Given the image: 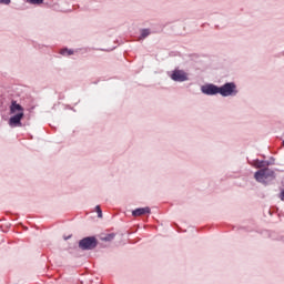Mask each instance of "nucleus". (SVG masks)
Here are the masks:
<instances>
[{
  "mask_svg": "<svg viewBox=\"0 0 284 284\" xmlns=\"http://www.w3.org/2000/svg\"><path fill=\"white\" fill-rule=\"evenodd\" d=\"M11 114H14L9 119V125L11 128H21V119H23V106L17 103V101H12L10 106Z\"/></svg>",
  "mask_w": 284,
  "mask_h": 284,
  "instance_id": "f257e3e1",
  "label": "nucleus"
},
{
  "mask_svg": "<svg viewBox=\"0 0 284 284\" xmlns=\"http://www.w3.org/2000/svg\"><path fill=\"white\" fill-rule=\"evenodd\" d=\"M221 97H234L236 95V84L234 82H227L222 87H219Z\"/></svg>",
  "mask_w": 284,
  "mask_h": 284,
  "instance_id": "f03ea898",
  "label": "nucleus"
},
{
  "mask_svg": "<svg viewBox=\"0 0 284 284\" xmlns=\"http://www.w3.org/2000/svg\"><path fill=\"white\" fill-rule=\"evenodd\" d=\"M99 245V242L97 241V237L90 236L84 237L79 242V248L80 250H94Z\"/></svg>",
  "mask_w": 284,
  "mask_h": 284,
  "instance_id": "7ed1b4c3",
  "label": "nucleus"
},
{
  "mask_svg": "<svg viewBox=\"0 0 284 284\" xmlns=\"http://www.w3.org/2000/svg\"><path fill=\"white\" fill-rule=\"evenodd\" d=\"M202 92L203 94H209V95L220 94V89L214 84H206L202 87Z\"/></svg>",
  "mask_w": 284,
  "mask_h": 284,
  "instance_id": "20e7f679",
  "label": "nucleus"
},
{
  "mask_svg": "<svg viewBox=\"0 0 284 284\" xmlns=\"http://www.w3.org/2000/svg\"><path fill=\"white\" fill-rule=\"evenodd\" d=\"M171 79L173 81H179V82H183V81H187V73H185L182 70H175L172 75Z\"/></svg>",
  "mask_w": 284,
  "mask_h": 284,
  "instance_id": "39448f33",
  "label": "nucleus"
},
{
  "mask_svg": "<svg viewBox=\"0 0 284 284\" xmlns=\"http://www.w3.org/2000/svg\"><path fill=\"white\" fill-rule=\"evenodd\" d=\"M150 207L136 209L132 212L133 216H143V214H150Z\"/></svg>",
  "mask_w": 284,
  "mask_h": 284,
  "instance_id": "423d86ee",
  "label": "nucleus"
},
{
  "mask_svg": "<svg viewBox=\"0 0 284 284\" xmlns=\"http://www.w3.org/2000/svg\"><path fill=\"white\" fill-rule=\"evenodd\" d=\"M265 172L266 171H263V169L255 172L254 174L255 181H258V183H262V181L265 179Z\"/></svg>",
  "mask_w": 284,
  "mask_h": 284,
  "instance_id": "0eeeda50",
  "label": "nucleus"
},
{
  "mask_svg": "<svg viewBox=\"0 0 284 284\" xmlns=\"http://www.w3.org/2000/svg\"><path fill=\"white\" fill-rule=\"evenodd\" d=\"M262 172H265L264 179H273L274 176V171L270 170V169H262Z\"/></svg>",
  "mask_w": 284,
  "mask_h": 284,
  "instance_id": "6e6552de",
  "label": "nucleus"
},
{
  "mask_svg": "<svg viewBox=\"0 0 284 284\" xmlns=\"http://www.w3.org/2000/svg\"><path fill=\"white\" fill-rule=\"evenodd\" d=\"M61 54H63V57H70V55H72V54H74V51L69 50V49H63V50L61 51Z\"/></svg>",
  "mask_w": 284,
  "mask_h": 284,
  "instance_id": "1a4fd4ad",
  "label": "nucleus"
},
{
  "mask_svg": "<svg viewBox=\"0 0 284 284\" xmlns=\"http://www.w3.org/2000/svg\"><path fill=\"white\" fill-rule=\"evenodd\" d=\"M27 1L32 6H41V3H43V0H27Z\"/></svg>",
  "mask_w": 284,
  "mask_h": 284,
  "instance_id": "9d476101",
  "label": "nucleus"
},
{
  "mask_svg": "<svg viewBox=\"0 0 284 284\" xmlns=\"http://www.w3.org/2000/svg\"><path fill=\"white\" fill-rule=\"evenodd\" d=\"M95 212H97L99 219H103V211H101V206L100 205L95 206Z\"/></svg>",
  "mask_w": 284,
  "mask_h": 284,
  "instance_id": "9b49d317",
  "label": "nucleus"
},
{
  "mask_svg": "<svg viewBox=\"0 0 284 284\" xmlns=\"http://www.w3.org/2000/svg\"><path fill=\"white\" fill-rule=\"evenodd\" d=\"M145 37H150V30H148V29H143L141 31V38L145 39Z\"/></svg>",
  "mask_w": 284,
  "mask_h": 284,
  "instance_id": "f8f14e48",
  "label": "nucleus"
},
{
  "mask_svg": "<svg viewBox=\"0 0 284 284\" xmlns=\"http://www.w3.org/2000/svg\"><path fill=\"white\" fill-rule=\"evenodd\" d=\"M114 236V233L108 234L106 236L102 237V241H113Z\"/></svg>",
  "mask_w": 284,
  "mask_h": 284,
  "instance_id": "ddd939ff",
  "label": "nucleus"
},
{
  "mask_svg": "<svg viewBox=\"0 0 284 284\" xmlns=\"http://www.w3.org/2000/svg\"><path fill=\"white\" fill-rule=\"evenodd\" d=\"M265 165H270V163L264 161L257 162V168H265Z\"/></svg>",
  "mask_w": 284,
  "mask_h": 284,
  "instance_id": "4468645a",
  "label": "nucleus"
},
{
  "mask_svg": "<svg viewBox=\"0 0 284 284\" xmlns=\"http://www.w3.org/2000/svg\"><path fill=\"white\" fill-rule=\"evenodd\" d=\"M0 3L4 6H10V0H0Z\"/></svg>",
  "mask_w": 284,
  "mask_h": 284,
  "instance_id": "2eb2a0df",
  "label": "nucleus"
},
{
  "mask_svg": "<svg viewBox=\"0 0 284 284\" xmlns=\"http://www.w3.org/2000/svg\"><path fill=\"white\" fill-rule=\"evenodd\" d=\"M280 199H281V201H284V190L281 192Z\"/></svg>",
  "mask_w": 284,
  "mask_h": 284,
  "instance_id": "dca6fc26",
  "label": "nucleus"
}]
</instances>
